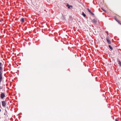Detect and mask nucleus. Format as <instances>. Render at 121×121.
<instances>
[{
  "label": "nucleus",
  "instance_id": "1",
  "mask_svg": "<svg viewBox=\"0 0 121 121\" xmlns=\"http://www.w3.org/2000/svg\"><path fill=\"white\" fill-rule=\"evenodd\" d=\"M2 106L4 107H5L6 105V104L5 102L4 101H3L2 102Z\"/></svg>",
  "mask_w": 121,
  "mask_h": 121
},
{
  "label": "nucleus",
  "instance_id": "2",
  "mask_svg": "<svg viewBox=\"0 0 121 121\" xmlns=\"http://www.w3.org/2000/svg\"><path fill=\"white\" fill-rule=\"evenodd\" d=\"M5 95L4 93H2L0 95V97L2 98H3L5 97Z\"/></svg>",
  "mask_w": 121,
  "mask_h": 121
},
{
  "label": "nucleus",
  "instance_id": "3",
  "mask_svg": "<svg viewBox=\"0 0 121 121\" xmlns=\"http://www.w3.org/2000/svg\"><path fill=\"white\" fill-rule=\"evenodd\" d=\"M106 40L107 42L109 44H111V41L108 38H107L106 39Z\"/></svg>",
  "mask_w": 121,
  "mask_h": 121
},
{
  "label": "nucleus",
  "instance_id": "4",
  "mask_svg": "<svg viewBox=\"0 0 121 121\" xmlns=\"http://www.w3.org/2000/svg\"><path fill=\"white\" fill-rule=\"evenodd\" d=\"M93 22L95 23H96L97 22V21L95 19H94L93 20Z\"/></svg>",
  "mask_w": 121,
  "mask_h": 121
},
{
  "label": "nucleus",
  "instance_id": "5",
  "mask_svg": "<svg viewBox=\"0 0 121 121\" xmlns=\"http://www.w3.org/2000/svg\"><path fill=\"white\" fill-rule=\"evenodd\" d=\"M21 21L23 22H24L25 21L24 19V18H22L21 19Z\"/></svg>",
  "mask_w": 121,
  "mask_h": 121
},
{
  "label": "nucleus",
  "instance_id": "6",
  "mask_svg": "<svg viewBox=\"0 0 121 121\" xmlns=\"http://www.w3.org/2000/svg\"><path fill=\"white\" fill-rule=\"evenodd\" d=\"M82 15L84 17H85L86 16V14L83 12H82Z\"/></svg>",
  "mask_w": 121,
  "mask_h": 121
},
{
  "label": "nucleus",
  "instance_id": "7",
  "mask_svg": "<svg viewBox=\"0 0 121 121\" xmlns=\"http://www.w3.org/2000/svg\"><path fill=\"white\" fill-rule=\"evenodd\" d=\"M108 47L109 48L111 49H112L113 48L110 45H109L108 46Z\"/></svg>",
  "mask_w": 121,
  "mask_h": 121
},
{
  "label": "nucleus",
  "instance_id": "8",
  "mask_svg": "<svg viewBox=\"0 0 121 121\" xmlns=\"http://www.w3.org/2000/svg\"><path fill=\"white\" fill-rule=\"evenodd\" d=\"M88 10V11L90 13H92V12H91V10H90V9L89 8H87V9Z\"/></svg>",
  "mask_w": 121,
  "mask_h": 121
},
{
  "label": "nucleus",
  "instance_id": "9",
  "mask_svg": "<svg viewBox=\"0 0 121 121\" xmlns=\"http://www.w3.org/2000/svg\"><path fill=\"white\" fill-rule=\"evenodd\" d=\"M119 64L120 65V66H121V62L120 61H119Z\"/></svg>",
  "mask_w": 121,
  "mask_h": 121
},
{
  "label": "nucleus",
  "instance_id": "10",
  "mask_svg": "<svg viewBox=\"0 0 121 121\" xmlns=\"http://www.w3.org/2000/svg\"><path fill=\"white\" fill-rule=\"evenodd\" d=\"M39 1H40V2H41V3H42L43 2V0H39Z\"/></svg>",
  "mask_w": 121,
  "mask_h": 121
},
{
  "label": "nucleus",
  "instance_id": "11",
  "mask_svg": "<svg viewBox=\"0 0 121 121\" xmlns=\"http://www.w3.org/2000/svg\"><path fill=\"white\" fill-rule=\"evenodd\" d=\"M2 68L0 66V70L2 71Z\"/></svg>",
  "mask_w": 121,
  "mask_h": 121
},
{
  "label": "nucleus",
  "instance_id": "12",
  "mask_svg": "<svg viewBox=\"0 0 121 121\" xmlns=\"http://www.w3.org/2000/svg\"><path fill=\"white\" fill-rule=\"evenodd\" d=\"M102 9V10L104 12H106V10H105L104 9Z\"/></svg>",
  "mask_w": 121,
  "mask_h": 121
},
{
  "label": "nucleus",
  "instance_id": "13",
  "mask_svg": "<svg viewBox=\"0 0 121 121\" xmlns=\"http://www.w3.org/2000/svg\"><path fill=\"white\" fill-rule=\"evenodd\" d=\"M0 76V80H1V79L2 78V76Z\"/></svg>",
  "mask_w": 121,
  "mask_h": 121
},
{
  "label": "nucleus",
  "instance_id": "14",
  "mask_svg": "<svg viewBox=\"0 0 121 121\" xmlns=\"http://www.w3.org/2000/svg\"><path fill=\"white\" fill-rule=\"evenodd\" d=\"M0 73H1V74L0 75V76H1V70H0Z\"/></svg>",
  "mask_w": 121,
  "mask_h": 121
},
{
  "label": "nucleus",
  "instance_id": "15",
  "mask_svg": "<svg viewBox=\"0 0 121 121\" xmlns=\"http://www.w3.org/2000/svg\"><path fill=\"white\" fill-rule=\"evenodd\" d=\"M67 6L68 7L69 6V4H67Z\"/></svg>",
  "mask_w": 121,
  "mask_h": 121
},
{
  "label": "nucleus",
  "instance_id": "16",
  "mask_svg": "<svg viewBox=\"0 0 121 121\" xmlns=\"http://www.w3.org/2000/svg\"><path fill=\"white\" fill-rule=\"evenodd\" d=\"M2 65V64L1 63H0V66H1Z\"/></svg>",
  "mask_w": 121,
  "mask_h": 121
},
{
  "label": "nucleus",
  "instance_id": "17",
  "mask_svg": "<svg viewBox=\"0 0 121 121\" xmlns=\"http://www.w3.org/2000/svg\"><path fill=\"white\" fill-rule=\"evenodd\" d=\"M115 120L116 121H118V120L117 119H116Z\"/></svg>",
  "mask_w": 121,
  "mask_h": 121
},
{
  "label": "nucleus",
  "instance_id": "18",
  "mask_svg": "<svg viewBox=\"0 0 121 121\" xmlns=\"http://www.w3.org/2000/svg\"><path fill=\"white\" fill-rule=\"evenodd\" d=\"M68 8H70V6H69L68 7Z\"/></svg>",
  "mask_w": 121,
  "mask_h": 121
},
{
  "label": "nucleus",
  "instance_id": "19",
  "mask_svg": "<svg viewBox=\"0 0 121 121\" xmlns=\"http://www.w3.org/2000/svg\"><path fill=\"white\" fill-rule=\"evenodd\" d=\"M70 7H72V5H70Z\"/></svg>",
  "mask_w": 121,
  "mask_h": 121
},
{
  "label": "nucleus",
  "instance_id": "20",
  "mask_svg": "<svg viewBox=\"0 0 121 121\" xmlns=\"http://www.w3.org/2000/svg\"><path fill=\"white\" fill-rule=\"evenodd\" d=\"M0 89H2V88L0 86Z\"/></svg>",
  "mask_w": 121,
  "mask_h": 121
},
{
  "label": "nucleus",
  "instance_id": "21",
  "mask_svg": "<svg viewBox=\"0 0 121 121\" xmlns=\"http://www.w3.org/2000/svg\"><path fill=\"white\" fill-rule=\"evenodd\" d=\"M91 13V14H93V15H94V14H93V13Z\"/></svg>",
  "mask_w": 121,
  "mask_h": 121
},
{
  "label": "nucleus",
  "instance_id": "22",
  "mask_svg": "<svg viewBox=\"0 0 121 121\" xmlns=\"http://www.w3.org/2000/svg\"><path fill=\"white\" fill-rule=\"evenodd\" d=\"M1 109H0V112H1Z\"/></svg>",
  "mask_w": 121,
  "mask_h": 121
}]
</instances>
